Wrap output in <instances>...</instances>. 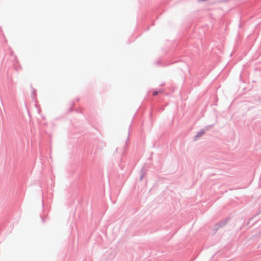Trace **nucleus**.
<instances>
[{"mask_svg": "<svg viewBox=\"0 0 261 261\" xmlns=\"http://www.w3.org/2000/svg\"><path fill=\"white\" fill-rule=\"evenodd\" d=\"M203 132H199V133H198V134L197 135V136H200L202 135H203Z\"/></svg>", "mask_w": 261, "mask_h": 261, "instance_id": "nucleus-2", "label": "nucleus"}, {"mask_svg": "<svg viewBox=\"0 0 261 261\" xmlns=\"http://www.w3.org/2000/svg\"><path fill=\"white\" fill-rule=\"evenodd\" d=\"M159 92H162V91H153V93H152V95H153V96H156V95H157L158 94V93H159Z\"/></svg>", "mask_w": 261, "mask_h": 261, "instance_id": "nucleus-1", "label": "nucleus"}, {"mask_svg": "<svg viewBox=\"0 0 261 261\" xmlns=\"http://www.w3.org/2000/svg\"><path fill=\"white\" fill-rule=\"evenodd\" d=\"M36 91V90L35 89L33 90V92H32V95H34V94H35Z\"/></svg>", "mask_w": 261, "mask_h": 261, "instance_id": "nucleus-3", "label": "nucleus"}]
</instances>
